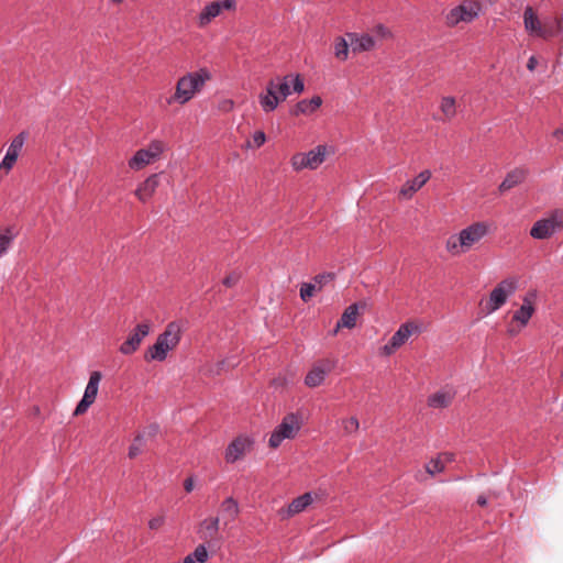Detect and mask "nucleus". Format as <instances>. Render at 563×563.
I'll use <instances>...</instances> for the list:
<instances>
[{
	"instance_id": "1",
	"label": "nucleus",
	"mask_w": 563,
	"mask_h": 563,
	"mask_svg": "<svg viewBox=\"0 0 563 563\" xmlns=\"http://www.w3.org/2000/svg\"><path fill=\"white\" fill-rule=\"evenodd\" d=\"M183 323L180 321L169 322L164 331L158 334L155 343L145 352V360L147 362L157 361L163 362L167 358L168 353L176 349L183 335Z\"/></svg>"
},
{
	"instance_id": "2",
	"label": "nucleus",
	"mask_w": 563,
	"mask_h": 563,
	"mask_svg": "<svg viewBox=\"0 0 563 563\" xmlns=\"http://www.w3.org/2000/svg\"><path fill=\"white\" fill-rule=\"evenodd\" d=\"M210 79L211 73L205 67L196 71L187 73L178 79L175 93L168 98L167 103L186 104Z\"/></svg>"
},
{
	"instance_id": "3",
	"label": "nucleus",
	"mask_w": 563,
	"mask_h": 563,
	"mask_svg": "<svg viewBox=\"0 0 563 563\" xmlns=\"http://www.w3.org/2000/svg\"><path fill=\"white\" fill-rule=\"evenodd\" d=\"M488 233V225L484 222L473 223L461 230L457 234H452L445 243L446 251L456 256L468 252Z\"/></svg>"
},
{
	"instance_id": "4",
	"label": "nucleus",
	"mask_w": 563,
	"mask_h": 563,
	"mask_svg": "<svg viewBox=\"0 0 563 563\" xmlns=\"http://www.w3.org/2000/svg\"><path fill=\"white\" fill-rule=\"evenodd\" d=\"M301 427L302 420L298 413H287L272 432L268 439L269 448L277 449L283 443V441L295 439Z\"/></svg>"
},
{
	"instance_id": "5",
	"label": "nucleus",
	"mask_w": 563,
	"mask_h": 563,
	"mask_svg": "<svg viewBox=\"0 0 563 563\" xmlns=\"http://www.w3.org/2000/svg\"><path fill=\"white\" fill-rule=\"evenodd\" d=\"M518 288V280L516 278H506L501 280L489 294V298L485 303L483 310L486 314H490L500 309L507 299L512 296Z\"/></svg>"
},
{
	"instance_id": "6",
	"label": "nucleus",
	"mask_w": 563,
	"mask_h": 563,
	"mask_svg": "<svg viewBox=\"0 0 563 563\" xmlns=\"http://www.w3.org/2000/svg\"><path fill=\"white\" fill-rule=\"evenodd\" d=\"M563 229V210L556 209L547 218L538 220L530 230V235L537 240H544Z\"/></svg>"
},
{
	"instance_id": "7",
	"label": "nucleus",
	"mask_w": 563,
	"mask_h": 563,
	"mask_svg": "<svg viewBox=\"0 0 563 563\" xmlns=\"http://www.w3.org/2000/svg\"><path fill=\"white\" fill-rule=\"evenodd\" d=\"M481 12V5L476 1H464L460 5L451 9L446 14V23L455 26L461 22L470 23L474 21Z\"/></svg>"
},
{
	"instance_id": "8",
	"label": "nucleus",
	"mask_w": 563,
	"mask_h": 563,
	"mask_svg": "<svg viewBox=\"0 0 563 563\" xmlns=\"http://www.w3.org/2000/svg\"><path fill=\"white\" fill-rule=\"evenodd\" d=\"M236 8L235 0H218L205 5L198 15L197 24L200 29L209 25L213 19L218 18L222 11H233Z\"/></svg>"
},
{
	"instance_id": "9",
	"label": "nucleus",
	"mask_w": 563,
	"mask_h": 563,
	"mask_svg": "<svg viewBox=\"0 0 563 563\" xmlns=\"http://www.w3.org/2000/svg\"><path fill=\"white\" fill-rule=\"evenodd\" d=\"M150 321L139 323L120 345L119 352L123 355H131L135 353L140 349L142 341L150 334Z\"/></svg>"
},
{
	"instance_id": "10",
	"label": "nucleus",
	"mask_w": 563,
	"mask_h": 563,
	"mask_svg": "<svg viewBox=\"0 0 563 563\" xmlns=\"http://www.w3.org/2000/svg\"><path fill=\"white\" fill-rule=\"evenodd\" d=\"M101 379V372L95 371L90 374L88 384L85 388L84 396L75 408V416L84 415L88 410V408L95 402Z\"/></svg>"
},
{
	"instance_id": "11",
	"label": "nucleus",
	"mask_w": 563,
	"mask_h": 563,
	"mask_svg": "<svg viewBox=\"0 0 563 563\" xmlns=\"http://www.w3.org/2000/svg\"><path fill=\"white\" fill-rule=\"evenodd\" d=\"M269 82L275 84V89L283 101L291 92L301 93L305 90V84L299 74L277 77L276 79H271Z\"/></svg>"
},
{
	"instance_id": "12",
	"label": "nucleus",
	"mask_w": 563,
	"mask_h": 563,
	"mask_svg": "<svg viewBox=\"0 0 563 563\" xmlns=\"http://www.w3.org/2000/svg\"><path fill=\"white\" fill-rule=\"evenodd\" d=\"M163 152L161 142H152L147 148L139 150L129 161V167L140 170L154 162Z\"/></svg>"
},
{
	"instance_id": "13",
	"label": "nucleus",
	"mask_w": 563,
	"mask_h": 563,
	"mask_svg": "<svg viewBox=\"0 0 563 563\" xmlns=\"http://www.w3.org/2000/svg\"><path fill=\"white\" fill-rule=\"evenodd\" d=\"M419 330L418 324L415 322L402 323L393 334L388 343L382 347V353L385 355L393 354L397 349L406 343L412 333L419 332Z\"/></svg>"
},
{
	"instance_id": "14",
	"label": "nucleus",
	"mask_w": 563,
	"mask_h": 563,
	"mask_svg": "<svg viewBox=\"0 0 563 563\" xmlns=\"http://www.w3.org/2000/svg\"><path fill=\"white\" fill-rule=\"evenodd\" d=\"M254 440L245 434L236 437L231 441L225 450L224 459L227 463L233 464L241 460L246 453L252 450Z\"/></svg>"
},
{
	"instance_id": "15",
	"label": "nucleus",
	"mask_w": 563,
	"mask_h": 563,
	"mask_svg": "<svg viewBox=\"0 0 563 563\" xmlns=\"http://www.w3.org/2000/svg\"><path fill=\"white\" fill-rule=\"evenodd\" d=\"M335 363L331 360L317 362L305 377L306 386L314 388L320 386L329 373L334 368Z\"/></svg>"
},
{
	"instance_id": "16",
	"label": "nucleus",
	"mask_w": 563,
	"mask_h": 563,
	"mask_svg": "<svg viewBox=\"0 0 563 563\" xmlns=\"http://www.w3.org/2000/svg\"><path fill=\"white\" fill-rule=\"evenodd\" d=\"M27 137L29 133L22 131L11 141L2 162L0 163V169L3 168L9 172L14 166Z\"/></svg>"
},
{
	"instance_id": "17",
	"label": "nucleus",
	"mask_w": 563,
	"mask_h": 563,
	"mask_svg": "<svg viewBox=\"0 0 563 563\" xmlns=\"http://www.w3.org/2000/svg\"><path fill=\"white\" fill-rule=\"evenodd\" d=\"M456 390L452 386H445L428 397V406L433 409L449 407L455 398Z\"/></svg>"
},
{
	"instance_id": "18",
	"label": "nucleus",
	"mask_w": 563,
	"mask_h": 563,
	"mask_svg": "<svg viewBox=\"0 0 563 563\" xmlns=\"http://www.w3.org/2000/svg\"><path fill=\"white\" fill-rule=\"evenodd\" d=\"M280 101L283 100L280 99L275 89V84L268 81L265 91H263L258 96V102L262 110L265 113H271L277 109Z\"/></svg>"
},
{
	"instance_id": "19",
	"label": "nucleus",
	"mask_w": 563,
	"mask_h": 563,
	"mask_svg": "<svg viewBox=\"0 0 563 563\" xmlns=\"http://www.w3.org/2000/svg\"><path fill=\"white\" fill-rule=\"evenodd\" d=\"M430 177V170H422L413 179L406 181V184L399 190V197L402 199H410L418 190H420L426 185Z\"/></svg>"
},
{
	"instance_id": "20",
	"label": "nucleus",
	"mask_w": 563,
	"mask_h": 563,
	"mask_svg": "<svg viewBox=\"0 0 563 563\" xmlns=\"http://www.w3.org/2000/svg\"><path fill=\"white\" fill-rule=\"evenodd\" d=\"M346 37L353 53L371 51L375 46L374 38L368 34L347 33Z\"/></svg>"
},
{
	"instance_id": "21",
	"label": "nucleus",
	"mask_w": 563,
	"mask_h": 563,
	"mask_svg": "<svg viewBox=\"0 0 563 563\" xmlns=\"http://www.w3.org/2000/svg\"><path fill=\"white\" fill-rule=\"evenodd\" d=\"M523 23L526 31L534 36L542 37L543 32V22H541L538 16L534 14L531 7H527L523 12Z\"/></svg>"
},
{
	"instance_id": "22",
	"label": "nucleus",
	"mask_w": 563,
	"mask_h": 563,
	"mask_svg": "<svg viewBox=\"0 0 563 563\" xmlns=\"http://www.w3.org/2000/svg\"><path fill=\"white\" fill-rule=\"evenodd\" d=\"M159 180L158 175L153 174L148 176L135 190V196L141 200L142 202H146L155 192L156 188L158 187Z\"/></svg>"
},
{
	"instance_id": "23",
	"label": "nucleus",
	"mask_w": 563,
	"mask_h": 563,
	"mask_svg": "<svg viewBox=\"0 0 563 563\" xmlns=\"http://www.w3.org/2000/svg\"><path fill=\"white\" fill-rule=\"evenodd\" d=\"M534 294H530L523 298L521 307L514 313L512 320L519 322L522 327L527 325L530 318L534 312V307L531 298Z\"/></svg>"
},
{
	"instance_id": "24",
	"label": "nucleus",
	"mask_w": 563,
	"mask_h": 563,
	"mask_svg": "<svg viewBox=\"0 0 563 563\" xmlns=\"http://www.w3.org/2000/svg\"><path fill=\"white\" fill-rule=\"evenodd\" d=\"M357 316H358V303L350 305L344 310L340 320L338 321L336 327L333 330V334H336L339 329H341V328H347V329L354 328L356 324Z\"/></svg>"
},
{
	"instance_id": "25",
	"label": "nucleus",
	"mask_w": 563,
	"mask_h": 563,
	"mask_svg": "<svg viewBox=\"0 0 563 563\" xmlns=\"http://www.w3.org/2000/svg\"><path fill=\"white\" fill-rule=\"evenodd\" d=\"M322 104V99L319 96H314L311 99H302L299 102H297L294 114H312L316 112Z\"/></svg>"
},
{
	"instance_id": "26",
	"label": "nucleus",
	"mask_w": 563,
	"mask_h": 563,
	"mask_svg": "<svg viewBox=\"0 0 563 563\" xmlns=\"http://www.w3.org/2000/svg\"><path fill=\"white\" fill-rule=\"evenodd\" d=\"M220 510L224 518V525L234 521L240 514L239 504L233 497L225 498L221 503Z\"/></svg>"
},
{
	"instance_id": "27",
	"label": "nucleus",
	"mask_w": 563,
	"mask_h": 563,
	"mask_svg": "<svg viewBox=\"0 0 563 563\" xmlns=\"http://www.w3.org/2000/svg\"><path fill=\"white\" fill-rule=\"evenodd\" d=\"M325 154V145H318L313 150L305 153L306 159L308 162V168L317 169L324 162Z\"/></svg>"
},
{
	"instance_id": "28",
	"label": "nucleus",
	"mask_w": 563,
	"mask_h": 563,
	"mask_svg": "<svg viewBox=\"0 0 563 563\" xmlns=\"http://www.w3.org/2000/svg\"><path fill=\"white\" fill-rule=\"evenodd\" d=\"M220 528V519L219 517H211L205 519L200 525V537L205 540L213 539Z\"/></svg>"
},
{
	"instance_id": "29",
	"label": "nucleus",
	"mask_w": 563,
	"mask_h": 563,
	"mask_svg": "<svg viewBox=\"0 0 563 563\" xmlns=\"http://www.w3.org/2000/svg\"><path fill=\"white\" fill-rule=\"evenodd\" d=\"M525 178H526V170L517 168L507 174V176L505 177V179L503 180V183L499 186V190L507 191V190L514 188L515 186L521 184L525 180Z\"/></svg>"
},
{
	"instance_id": "30",
	"label": "nucleus",
	"mask_w": 563,
	"mask_h": 563,
	"mask_svg": "<svg viewBox=\"0 0 563 563\" xmlns=\"http://www.w3.org/2000/svg\"><path fill=\"white\" fill-rule=\"evenodd\" d=\"M312 503L311 493H306L295 498L288 506V515L292 516L303 511Z\"/></svg>"
},
{
	"instance_id": "31",
	"label": "nucleus",
	"mask_w": 563,
	"mask_h": 563,
	"mask_svg": "<svg viewBox=\"0 0 563 563\" xmlns=\"http://www.w3.org/2000/svg\"><path fill=\"white\" fill-rule=\"evenodd\" d=\"M543 32L544 34L542 35V38H548L563 33L562 21L555 18L545 19L543 21Z\"/></svg>"
},
{
	"instance_id": "32",
	"label": "nucleus",
	"mask_w": 563,
	"mask_h": 563,
	"mask_svg": "<svg viewBox=\"0 0 563 563\" xmlns=\"http://www.w3.org/2000/svg\"><path fill=\"white\" fill-rule=\"evenodd\" d=\"M236 365L238 361L235 360V357H228L225 360L214 363L213 365H210L208 368H206L205 374L210 376L220 375L225 366L233 368Z\"/></svg>"
},
{
	"instance_id": "33",
	"label": "nucleus",
	"mask_w": 563,
	"mask_h": 563,
	"mask_svg": "<svg viewBox=\"0 0 563 563\" xmlns=\"http://www.w3.org/2000/svg\"><path fill=\"white\" fill-rule=\"evenodd\" d=\"M440 109L443 114V120H452L456 114V103L453 97H443L441 99Z\"/></svg>"
},
{
	"instance_id": "34",
	"label": "nucleus",
	"mask_w": 563,
	"mask_h": 563,
	"mask_svg": "<svg viewBox=\"0 0 563 563\" xmlns=\"http://www.w3.org/2000/svg\"><path fill=\"white\" fill-rule=\"evenodd\" d=\"M14 238L15 233L11 228H7L0 233V258L8 253Z\"/></svg>"
},
{
	"instance_id": "35",
	"label": "nucleus",
	"mask_w": 563,
	"mask_h": 563,
	"mask_svg": "<svg viewBox=\"0 0 563 563\" xmlns=\"http://www.w3.org/2000/svg\"><path fill=\"white\" fill-rule=\"evenodd\" d=\"M207 559L208 551L203 544H200L184 559L183 563H205Z\"/></svg>"
},
{
	"instance_id": "36",
	"label": "nucleus",
	"mask_w": 563,
	"mask_h": 563,
	"mask_svg": "<svg viewBox=\"0 0 563 563\" xmlns=\"http://www.w3.org/2000/svg\"><path fill=\"white\" fill-rule=\"evenodd\" d=\"M350 41L345 37H338L334 43V55L340 60L347 59Z\"/></svg>"
},
{
	"instance_id": "37",
	"label": "nucleus",
	"mask_w": 563,
	"mask_h": 563,
	"mask_svg": "<svg viewBox=\"0 0 563 563\" xmlns=\"http://www.w3.org/2000/svg\"><path fill=\"white\" fill-rule=\"evenodd\" d=\"M145 446V434L139 433L134 439L132 444L129 448V457L135 459L137 455H140Z\"/></svg>"
},
{
	"instance_id": "38",
	"label": "nucleus",
	"mask_w": 563,
	"mask_h": 563,
	"mask_svg": "<svg viewBox=\"0 0 563 563\" xmlns=\"http://www.w3.org/2000/svg\"><path fill=\"white\" fill-rule=\"evenodd\" d=\"M444 468H445V465H444V462L441 459V456H439V457H437L434 460H431L430 462H428L426 464V471L431 476H433L434 474L443 472Z\"/></svg>"
},
{
	"instance_id": "39",
	"label": "nucleus",
	"mask_w": 563,
	"mask_h": 563,
	"mask_svg": "<svg viewBox=\"0 0 563 563\" xmlns=\"http://www.w3.org/2000/svg\"><path fill=\"white\" fill-rule=\"evenodd\" d=\"M290 163H291V167L297 172L308 168V162L306 159L305 153L295 154L291 157Z\"/></svg>"
},
{
	"instance_id": "40",
	"label": "nucleus",
	"mask_w": 563,
	"mask_h": 563,
	"mask_svg": "<svg viewBox=\"0 0 563 563\" xmlns=\"http://www.w3.org/2000/svg\"><path fill=\"white\" fill-rule=\"evenodd\" d=\"M316 291H319L316 284L303 283L300 287V298L303 301H307L314 295Z\"/></svg>"
},
{
	"instance_id": "41",
	"label": "nucleus",
	"mask_w": 563,
	"mask_h": 563,
	"mask_svg": "<svg viewBox=\"0 0 563 563\" xmlns=\"http://www.w3.org/2000/svg\"><path fill=\"white\" fill-rule=\"evenodd\" d=\"M335 274L334 273H322L313 278V284L317 285L318 290H321L324 285L334 280Z\"/></svg>"
},
{
	"instance_id": "42",
	"label": "nucleus",
	"mask_w": 563,
	"mask_h": 563,
	"mask_svg": "<svg viewBox=\"0 0 563 563\" xmlns=\"http://www.w3.org/2000/svg\"><path fill=\"white\" fill-rule=\"evenodd\" d=\"M342 428H343L344 432L347 434L355 433L360 428V422H358L357 418H355V417L343 419Z\"/></svg>"
},
{
	"instance_id": "43",
	"label": "nucleus",
	"mask_w": 563,
	"mask_h": 563,
	"mask_svg": "<svg viewBox=\"0 0 563 563\" xmlns=\"http://www.w3.org/2000/svg\"><path fill=\"white\" fill-rule=\"evenodd\" d=\"M266 141V135L263 131H256L254 134H253V140L252 142H247L246 143V147H250V148H258L261 147Z\"/></svg>"
},
{
	"instance_id": "44",
	"label": "nucleus",
	"mask_w": 563,
	"mask_h": 563,
	"mask_svg": "<svg viewBox=\"0 0 563 563\" xmlns=\"http://www.w3.org/2000/svg\"><path fill=\"white\" fill-rule=\"evenodd\" d=\"M239 278L240 276L238 274H230L223 279V285L227 287H232L238 283Z\"/></svg>"
},
{
	"instance_id": "45",
	"label": "nucleus",
	"mask_w": 563,
	"mask_h": 563,
	"mask_svg": "<svg viewBox=\"0 0 563 563\" xmlns=\"http://www.w3.org/2000/svg\"><path fill=\"white\" fill-rule=\"evenodd\" d=\"M164 523V517H155L148 521V527L152 530L158 529Z\"/></svg>"
},
{
	"instance_id": "46",
	"label": "nucleus",
	"mask_w": 563,
	"mask_h": 563,
	"mask_svg": "<svg viewBox=\"0 0 563 563\" xmlns=\"http://www.w3.org/2000/svg\"><path fill=\"white\" fill-rule=\"evenodd\" d=\"M158 431H159V426L157 423H153L147 427L144 434H147L150 438H154L157 435Z\"/></svg>"
},
{
	"instance_id": "47",
	"label": "nucleus",
	"mask_w": 563,
	"mask_h": 563,
	"mask_svg": "<svg viewBox=\"0 0 563 563\" xmlns=\"http://www.w3.org/2000/svg\"><path fill=\"white\" fill-rule=\"evenodd\" d=\"M195 483L192 477H187L184 482V488L187 493H190L194 490Z\"/></svg>"
},
{
	"instance_id": "48",
	"label": "nucleus",
	"mask_w": 563,
	"mask_h": 563,
	"mask_svg": "<svg viewBox=\"0 0 563 563\" xmlns=\"http://www.w3.org/2000/svg\"><path fill=\"white\" fill-rule=\"evenodd\" d=\"M538 65V60L536 58V56H531L529 59H528V63H527V68L530 70V71H533L536 69Z\"/></svg>"
},
{
	"instance_id": "49",
	"label": "nucleus",
	"mask_w": 563,
	"mask_h": 563,
	"mask_svg": "<svg viewBox=\"0 0 563 563\" xmlns=\"http://www.w3.org/2000/svg\"><path fill=\"white\" fill-rule=\"evenodd\" d=\"M553 135H554V137H556L559 141H563V126L558 128V129L553 132Z\"/></svg>"
},
{
	"instance_id": "50",
	"label": "nucleus",
	"mask_w": 563,
	"mask_h": 563,
	"mask_svg": "<svg viewBox=\"0 0 563 563\" xmlns=\"http://www.w3.org/2000/svg\"><path fill=\"white\" fill-rule=\"evenodd\" d=\"M476 501L481 507H485L488 503L487 498L484 495H479Z\"/></svg>"
},
{
	"instance_id": "51",
	"label": "nucleus",
	"mask_w": 563,
	"mask_h": 563,
	"mask_svg": "<svg viewBox=\"0 0 563 563\" xmlns=\"http://www.w3.org/2000/svg\"><path fill=\"white\" fill-rule=\"evenodd\" d=\"M440 456H441V459L443 460L444 463L452 461V457H453V455L451 453H443Z\"/></svg>"
},
{
	"instance_id": "52",
	"label": "nucleus",
	"mask_w": 563,
	"mask_h": 563,
	"mask_svg": "<svg viewBox=\"0 0 563 563\" xmlns=\"http://www.w3.org/2000/svg\"><path fill=\"white\" fill-rule=\"evenodd\" d=\"M377 31L380 32V33H384L385 32V27L383 25H378L377 26Z\"/></svg>"
},
{
	"instance_id": "53",
	"label": "nucleus",
	"mask_w": 563,
	"mask_h": 563,
	"mask_svg": "<svg viewBox=\"0 0 563 563\" xmlns=\"http://www.w3.org/2000/svg\"><path fill=\"white\" fill-rule=\"evenodd\" d=\"M113 3H121L123 0H110Z\"/></svg>"
}]
</instances>
